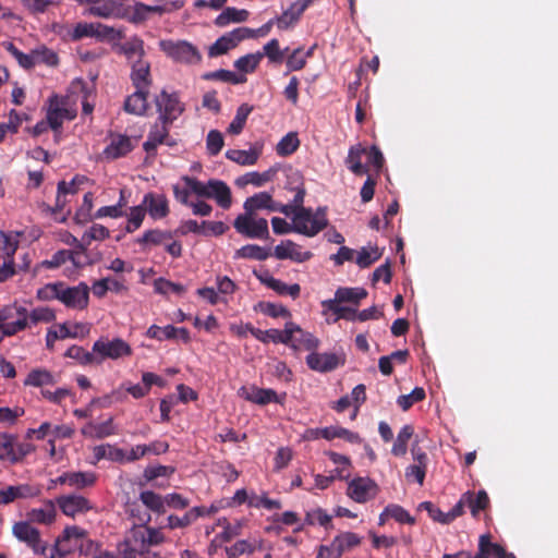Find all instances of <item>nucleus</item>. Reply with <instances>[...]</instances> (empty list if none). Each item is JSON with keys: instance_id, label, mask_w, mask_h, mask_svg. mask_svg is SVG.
I'll return each mask as SVG.
<instances>
[{"instance_id": "obj_56", "label": "nucleus", "mask_w": 558, "mask_h": 558, "mask_svg": "<svg viewBox=\"0 0 558 558\" xmlns=\"http://www.w3.org/2000/svg\"><path fill=\"white\" fill-rule=\"evenodd\" d=\"M16 441V436L0 433V460L2 461H12L14 459V445Z\"/></svg>"}, {"instance_id": "obj_12", "label": "nucleus", "mask_w": 558, "mask_h": 558, "mask_svg": "<svg viewBox=\"0 0 558 558\" xmlns=\"http://www.w3.org/2000/svg\"><path fill=\"white\" fill-rule=\"evenodd\" d=\"M89 287L85 282H80L77 286L70 287L62 281L60 289V302L72 310H85L89 302Z\"/></svg>"}, {"instance_id": "obj_58", "label": "nucleus", "mask_w": 558, "mask_h": 558, "mask_svg": "<svg viewBox=\"0 0 558 558\" xmlns=\"http://www.w3.org/2000/svg\"><path fill=\"white\" fill-rule=\"evenodd\" d=\"M425 397V390L422 387H415L411 393L400 396L397 403L403 411H408L414 403L423 401Z\"/></svg>"}, {"instance_id": "obj_8", "label": "nucleus", "mask_w": 558, "mask_h": 558, "mask_svg": "<svg viewBox=\"0 0 558 558\" xmlns=\"http://www.w3.org/2000/svg\"><path fill=\"white\" fill-rule=\"evenodd\" d=\"M362 542V537L353 532H342L338 534L330 545H320L317 549V558H340L357 547Z\"/></svg>"}, {"instance_id": "obj_15", "label": "nucleus", "mask_w": 558, "mask_h": 558, "mask_svg": "<svg viewBox=\"0 0 558 558\" xmlns=\"http://www.w3.org/2000/svg\"><path fill=\"white\" fill-rule=\"evenodd\" d=\"M125 0H86L92 3L88 13L98 17H123L126 16L129 10L124 7Z\"/></svg>"}, {"instance_id": "obj_57", "label": "nucleus", "mask_w": 558, "mask_h": 558, "mask_svg": "<svg viewBox=\"0 0 558 558\" xmlns=\"http://www.w3.org/2000/svg\"><path fill=\"white\" fill-rule=\"evenodd\" d=\"M22 121L23 119L20 113L15 109H12L9 113L8 123H0V143L4 141L8 132L16 134L22 124Z\"/></svg>"}, {"instance_id": "obj_46", "label": "nucleus", "mask_w": 558, "mask_h": 558, "mask_svg": "<svg viewBox=\"0 0 558 558\" xmlns=\"http://www.w3.org/2000/svg\"><path fill=\"white\" fill-rule=\"evenodd\" d=\"M253 111V107L248 104H242L238 109L235 117L231 121L228 128V132L233 135H238L244 129L247 117Z\"/></svg>"}, {"instance_id": "obj_52", "label": "nucleus", "mask_w": 558, "mask_h": 558, "mask_svg": "<svg viewBox=\"0 0 558 558\" xmlns=\"http://www.w3.org/2000/svg\"><path fill=\"white\" fill-rule=\"evenodd\" d=\"M5 49L14 57V59L23 69L31 70L36 65V57L34 50L31 53H24L20 49H17L12 43H8L5 45Z\"/></svg>"}, {"instance_id": "obj_21", "label": "nucleus", "mask_w": 558, "mask_h": 558, "mask_svg": "<svg viewBox=\"0 0 558 558\" xmlns=\"http://www.w3.org/2000/svg\"><path fill=\"white\" fill-rule=\"evenodd\" d=\"M170 123H166L165 121H157L150 128L147 140L143 144L144 150L148 156L155 157L157 155V146L163 144L169 135V125Z\"/></svg>"}, {"instance_id": "obj_26", "label": "nucleus", "mask_w": 558, "mask_h": 558, "mask_svg": "<svg viewBox=\"0 0 558 558\" xmlns=\"http://www.w3.org/2000/svg\"><path fill=\"white\" fill-rule=\"evenodd\" d=\"M148 95L149 90L135 89V92L124 100V111L135 116L145 114L148 109Z\"/></svg>"}, {"instance_id": "obj_22", "label": "nucleus", "mask_w": 558, "mask_h": 558, "mask_svg": "<svg viewBox=\"0 0 558 558\" xmlns=\"http://www.w3.org/2000/svg\"><path fill=\"white\" fill-rule=\"evenodd\" d=\"M306 364L315 372L327 373L336 369L341 362L335 353L312 352L306 356Z\"/></svg>"}, {"instance_id": "obj_63", "label": "nucleus", "mask_w": 558, "mask_h": 558, "mask_svg": "<svg viewBox=\"0 0 558 558\" xmlns=\"http://www.w3.org/2000/svg\"><path fill=\"white\" fill-rule=\"evenodd\" d=\"M145 215L146 209L143 205L132 207L129 215L125 231L128 233H133L134 231H136L142 226Z\"/></svg>"}, {"instance_id": "obj_33", "label": "nucleus", "mask_w": 558, "mask_h": 558, "mask_svg": "<svg viewBox=\"0 0 558 558\" xmlns=\"http://www.w3.org/2000/svg\"><path fill=\"white\" fill-rule=\"evenodd\" d=\"M19 235L12 232L0 231V251L4 254V262H11L14 265V254L19 248Z\"/></svg>"}, {"instance_id": "obj_39", "label": "nucleus", "mask_w": 558, "mask_h": 558, "mask_svg": "<svg viewBox=\"0 0 558 558\" xmlns=\"http://www.w3.org/2000/svg\"><path fill=\"white\" fill-rule=\"evenodd\" d=\"M272 196L267 192H259L247 197L243 204L244 211L255 215L257 210L267 209L271 204Z\"/></svg>"}, {"instance_id": "obj_14", "label": "nucleus", "mask_w": 558, "mask_h": 558, "mask_svg": "<svg viewBox=\"0 0 558 558\" xmlns=\"http://www.w3.org/2000/svg\"><path fill=\"white\" fill-rule=\"evenodd\" d=\"M238 393L246 401L258 405H267L272 402L282 404L286 398V393H283L282 396H278L274 389L259 388L255 385H252L250 387L243 386L239 389Z\"/></svg>"}, {"instance_id": "obj_1", "label": "nucleus", "mask_w": 558, "mask_h": 558, "mask_svg": "<svg viewBox=\"0 0 558 558\" xmlns=\"http://www.w3.org/2000/svg\"><path fill=\"white\" fill-rule=\"evenodd\" d=\"M149 513L138 518L140 523L134 524L119 543V553L122 558H150L151 549L166 542V535L160 527L149 525Z\"/></svg>"}, {"instance_id": "obj_24", "label": "nucleus", "mask_w": 558, "mask_h": 558, "mask_svg": "<svg viewBox=\"0 0 558 558\" xmlns=\"http://www.w3.org/2000/svg\"><path fill=\"white\" fill-rule=\"evenodd\" d=\"M143 206L153 219H161L168 216V199L162 194L147 193L143 199Z\"/></svg>"}, {"instance_id": "obj_47", "label": "nucleus", "mask_w": 558, "mask_h": 558, "mask_svg": "<svg viewBox=\"0 0 558 558\" xmlns=\"http://www.w3.org/2000/svg\"><path fill=\"white\" fill-rule=\"evenodd\" d=\"M384 517L395 519L399 523L414 524V518L399 505H389L385 508L384 512L379 517V523H384Z\"/></svg>"}, {"instance_id": "obj_60", "label": "nucleus", "mask_w": 558, "mask_h": 558, "mask_svg": "<svg viewBox=\"0 0 558 558\" xmlns=\"http://www.w3.org/2000/svg\"><path fill=\"white\" fill-rule=\"evenodd\" d=\"M305 522L310 525L319 524L325 529H329L331 526V515L324 509L316 508L306 512Z\"/></svg>"}, {"instance_id": "obj_16", "label": "nucleus", "mask_w": 558, "mask_h": 558, "mask_svg": "<svg viewBox=\"0 0 558 558\" xmlns=\"http://www.w3.org/2000/svg\"><path fill=\"white\" fill-rule=\"evenodd\" d=\"M89 332V329L85 324L75 323L72 327H69L66 323L60 324L58 330L49 329L46 335V347L52 351L54 342L58 339L77 338L85 337Z\"/></svg>"}, {"instance_id": "obj_2", "label": "nucleus", "mask_w": 558, "mask_h": 558, "mask_svg": "<svg viewBox=\"0 0 558 558\" xmlns=\"http://www.w3.org/2000/svg\"><path fill=\"white\" fill-rule=\"evenodd\" d=\"M328 225L325 210L318 208L315 214L312 209H301L292 218V223H288L283 218L274 217L271 219L272 230L276 234H286L296 232L306 236H315Z\"/></svg>"}, {"instance_id": "obj_30", "label": "nucleus", "mask_w": 558, "mask_h": 558, "mask_svg": "<svg viewBox=\"0 0 558 558\" xmlns=\"http://www.w3.org/2000/svg\"><path fill=\"white\" fill-rule=\"evenodd\" d=\"M367 296V291L364 288H347L340 287L335 292V298L330 299L331 301L338 303H352L357 306L361 300Z\"/></svg>"}, {"instance_id": "obj_42", "label": "nucleus", "mask_w": 558, "mask_h": 558, "mask_svg": "<svg viewBox=\"0 0 558 558\" xmlns=\"http://www.w3.org/2000/svg\"><path fill=\"white\" fill-rule=\"evenodd\" d=\"M322 306L332 312L336 315L335 322L339 319H345L349 322L356 320V308L349 307V306H341L340 303L331 301V300H325L322 302Z\"/></svg>"}, {"instance_id": "obj_20", "label": "nucleus", "mask_w": 558, "mask_h": 558, "mask_svg": "<svg viewBox=\"0 0 558 558\" xmlns=\"http://www.w3.org/2000/svg\"><path fill=\"white\" fill-rule=\"evenodd\" d=\"M131 82L135 89L149 90L153 84L150 63L147 60H135L131 64Z\"/></svg>"}, {"instance_id": "obj_31", "label": "nucleus", "mask_w": 558, "mask_h": 558, "mask_svg": "<svg viewBox=\"0 0 558 558\" xmlns=\"http://www.w3.org/2000/svg\"><path fill=\"white\" fill-rule=\"evenodd\" d=\"M477 558H505L507 556L506 549L499 544L492 543L490 535H481L478 541V551L476 553Z\"/></svg>"}, {"instance_id": "obj_40", "label": "nucleus", "mask_w": 558, "mask_h": 558, "mask_svg": "<svg viewBox=\"0 0 558 558\" xmlns=\"http://www.w3.org/2000/svg\"><path fill=\"white\" fill-rule=\"evenodd\" d=\"M140 500L153 512L158 514L166 512V496L162 497L153 490H144L140 494Z\"/></svg>"}, {"instance_id": "obj_25", "label": "nucleus", "mask_w": 558, "mask_h": 558, "mask_svg": "<svg viewBox=\"0 0 558 558\" xmlns=\"http://www.w3.org/2000/svg\"><path fill=\"white\" fill-rule=\"evenodd\" d=\"M132 149L131 138L126 135L117 134L111 135L110 144L105 148L104 155L109 159H118L128 155Z\"/></svg>"}, {"instance_id": "obj_62", "label": "nucleus", "mask_w": 558, "mask_h": 558, "mask_svg": "<svg viewBox=\"0 0 558 558\" xmlns=\"http://www.w3.org/2000/svg\"><path fill=\"white\" fill-rule=\"evenodd\" d=\"M254 550L255 545L246 539L238 541L233 545L226 547L228 558H239L244 554L251 555Z\"/></svg>"}, {"instance_id": "obj_59", "label": "nucleus", "mask_w": 558, "mask_h": 558, "mask_svg": "<svg viewBox=\"0 0 558 558\" xmlns=\"http://www.w3.org/2000/svg\"><path fill=\"white\" fill-rule=\"evenodd\" d=\"M248 506L253 508H265L267 510H277L282 507L280 500L268 498L266 493L263 495H251Z\"/></svg>"}, {"instance_id": "obj_32", "label": "nucleus", "mask_w": 558, "mask_h": 558, "mask_svg": "<svg viewBox=\"0 0 558 558\" xmlns=\"http://www.w3.org/2000/svg\"><path fill=\"white\" fill-rule=\"evenodd\" d=\"M303 12L292 2L279 16H276V26L279 31L294 27L301 20Z\"/></svg>"}, {"instance_id": "obj_64", "label": "nucleus", "mask_w": 558, "mask_h": 558, "mask_svg": "<svg viewBox=\"0 0 558 558\" xmlns=\"http://www.w3.org/2000/svg\"><path fill=\"white\" fill-rule=\"evenodd\" d=\"M96 23L80 22L76 23L69 35L72 40L77 41L86 37H94Z\"/></svg>"}, {"instance_id": "obj_49", "label": "nucleus", "mask_w": 558, "mask_h": 558, "mask_svg": "<svg viewBox=\"0 0 558 558\" xmlns=\"http://www.w3.org/2000/svg\"><path fill=\"white\" fill-rule=\"evenodd\" d=\"M300 146L298 134L290 132L286 134L277 144L276 151L281 157L292 155Z\"/></svg>"}, {"instance_id": "obj_9", "label": "nucleus", "mask_w": 558, "mask_h": 558, "mask_svg": "<svg viewBox=\"0 0 558 558\" xmlns=\"http://www.w3.org/2000/svg\"><path fill=\"white\" fill-rule=\"evenodd\" d=\"M12 534L20 542L31 547L35 555L47 556L48 544L41 539L39 530L33 526L29 521L15 522L12 526Z\"/></svg>"}, {"instance_id": "obj_34", "label": "nucleus", "mask_w": 558, "mask_h": 558, "mask_svg": "<svg viewBox=\"0 0 558 558\" xmlns=\"http://www.w3.org/2000/svg\"><path fill=\"white\" fill-rule=\"evenodd\" d=\"M323 438L326 440L341 438L350 444H361L363 441L357 433L351 432L350 429L341 426H327L323 428Z\"/></svg>"}, {"instance_id": "obj_35", "label": "nucleus", "mask_w": 558, "mask_h": 558, "mask_svg": "<svg viewBox=\"0 0 558 558\" xmlns=\"http://www.w3.org/2000/svg\"><path fill=\"white\" fill-rule=\"evenodd\" d=\"M248 11L239 10L233 7L226 8L215 20V24L219 27H225L230 23H241L248 19Z\"/></svg>"}, {"instance_id": "obj_5", "label": "nucleus", "mask_w": 558, "mask_h": 558, "mask_svg": "<svg viewBox=\"0 0 558 558\" xmlns=\"http://www.w3.org/2000/svg\"><path fill=\"white\" fill-rule=\"evenodd\" d=\"M0 327L3 336L12 337L28 327V311L23 306L5 305L0 308Z\"/></svg>"}, {"instance_id": "obj_10", "label": "nucleus", "mask_w": 558, "mask_h": 558, "mask_svg": "<svg viewBox=\"0 0 558 558\" xmlns=\"http://www.w3.org/2000/svg\"><path fill=\"white\" fill-rule=\"evenodd\" d=\"M255 36V31L248 27H238L219 37L208 49V56L215 58L235 48L241 41Z\"/></svg>"}, {"instance_id": "obj_17", "label": "nucleus", "mask_w": 558, "mask_h": 558, "mask_svg": "<svg viewBox=\"0 0 558 558\" xmlns=\"http://www.w3.org/2000/svg\"><path fill=\"white\" fill-rule=\"evenodd\" d=\"M57 505L68 517L74 518L93 509L90 501L81 495H63L57 498Z\"/></svg>"}, {"instance_id": "obj_45", "label": "nucleus", "mask_w": 558, "mask_h": 558, "mask_svg": "<svg viewBox=\"0 0 558 558\" xmlns=\"http://www.w3.org/2000/svg\"><path fill=\"white\" fill-rule=\"evenodd\" d=\"M269 255V250L256 244H246L235 252L236 258H246L260 262L266 260Z\"/></svg>"}, {"instance_id": "obj_36", "label": "nucleus", "mask_w": 558, "mask_h": 558, "mask_svg": "<svg viewBox=\"0 0 558 558\" xmlns=\"http://www.w3.org/2000/svg\"><path fill=\"white\" fill-rule=\"evenodd\" d=\"M464 497L468 507L471 510V514L474 518L478 515L480 511L487 509L489 506V497L484 489L478 490L476 494L472 492H466L464 493Z\"/></svg>"}, {"instance_id": "obj_38", "label": "nucleus", "mask_w": 558, "mask_h": 558, "mask_svg": "<svg viewBox=\"0 0 558 558\" xmlns=\"http://www.w3.org/2000/svg\"><path fill=\"white\" fill-rule=\"evenodd\" d=\"M172 236L173 232L171 231L150 229L145 231L141 238H137L136 243H138L145 248L148 245H160L165 241L172 239Z\"/></svg>"}, {"instance_id": "obj_27", "label": "nucleus", "mask_w": 558, "mask_h": 558, "mask_svg": "<svg viewBox=\"0 0 558 558\" xmlns=\"http://www.w3.org/2000/svg\"><path fill=\"white\" fill-rule=\"evenodd\" d=\"M366 154V148L361 144L351 146L345 158L347 168L355 175H364L368 173L367 165L362 162V157Z\"/></svg>"}, {"instance_id": "obj_41", "label": "nucleus", "mask_w": 558, "mask_h": 558, "mask_svg": "<svg viewBox=\"0 0 558 558\" xmlns=\"http://www.w3.org/2000/svg\"><path fill=\"white\" fill-rule=\"evenodd\" d=\"M64 356L76 360L81 365H99L96 353L86 351L83 347L73 344L64 353Z\"/></svg>"}, {"instance_id": "obj_51", "label": "nucleus", "mask_w": 558, "mask_h": 558, "mask_svg": "<svg viewBox=\"0 0 558 558\" xmlns=\"http://www.w3.org/2000/svg\"><path fill=\"white\" fill-rule=\"evenodd\" d=\"M219 525H221L223 530L215 536L214 542H230L242 533L243 523L241 521H236L232 524L227 519H223L219 520Z\"/></svg>"}, {"instance_id": "obj_7", "label": "nucleus", "mask_w": 558, "mask_h": 558, "mask_svg": "<svg viewBox=\"0 0 558 558\" xmlns=\"http://www.w3.org/2000/svg\"><path fill=\"white\" fill-rule=\"evenodd\" d=\"M233 227L238 233L247 239H269L268 221L265 218H256L251 213L244 211L239 215L233 221Z\"/></svg>"}, {"instance_id": "obj_4", "label": "nucleus", "mask_w": 558, "mask_h": 558, "mask_svg": "<svg viewBox=\"0 0 558 558\" xmlns=\"http://www.w3.org/2000/svg\"><path fill=\"white\" fill-rule=\"evenodd\" d=\"M159 48L175 62L196 64L202 61V54L198 49L185 40L163 39L159 41Z\"/></svg>"}, {"instance_id": "obj_3", "label": "nucleus", "mask_w": 558, "mask_h": 558, "mask_svg": "<svg viewBox=\"0 0 558 558\" xmlns=\"http://www.w3.org/2000/svg\"><path fill=\"white\" fill-rule=\"evenodd\" d=\"M182 181L198 197L213 198L223 209H229L232 204V194L228 184L221 180L211 179L204 183L196 178L184 175Z\"/></svg>"}, {"instance_id": "obj_19", "label": "nucleus", "mask_w": 558, "mask_h": 558, "mask_svg": "<svg viewBox=\"0 0 558 558\" xmlns=\"http://www.w3.org/2000/svg\"><path fill=\"white\" fill-rule=\"evenodd\" d=\"M376 490V484L366 477L352 480L348 485V496L354 501L364 504L369 500Z\"/></svg>"}, {"instance_id": "obj_61", "label": "nucleus", "mask_w": 558, "mask_h": 558, "mask_svg": "<svg viewBox=\"0 0 558 558\" xmlns=\"http://www.w3.org/2000/svg\"><path fill=\"white\" fill-rule=\"evenodd\" d=\"M154 288L157 293L163 295L169 293L181 295L185 292V288L181 283H175L163 278L155 280Z\"/></svg>"}, {"instance_id": "obj_48", "label": "nucleus", "mask_w": 558, "mask_h": 558, "mask_svg": "<svg viewBox=\"0 0 558 558\" xmlns=\"http://www.w3.org/2000/svg\"><path fill=\"white\" fill-rule=\"evenodd\" d=\"M226 157L242 166H252L256 163L258 159V153L255 149L242 150V149H229L226 153Z\"/></svg>"}, {"instance_id": "obj_37", "label": "nucleus", "mask_w": 558, "mask_h": 558, "mask_svg": "<svg viewBox=\"0 0 558 558\" xmlns=\"http://www.w3.org/2000/svg\"><path fill=\"white\" fill-rule=\"evenodd\" d=\"M204 81H221L233 85L243 84L246 82V76L236 74L230 70L220 69L213 72H206L202 75Z\"/></svg>"}, {"instance_id": "obj_18", "label": "nucleus", "mask_w": 558, "mask_h": 558, "mask_svg": "<svg viewBox=\"0 0 558 558\" xmlns=\"http://www.w3.org/2000/svg\"><path fill=\"white\" fill-rule=\"evenodd\" d=\"M86 537V531L73 525L66 526L62 534L57 538L56 544L52 548L49 549L50 555L48 558H56L57 556L60 558H64L72 551V547L63 548L64 543H71L72 541H80Z\"/></svg>"}, {"instance_id": "obj_28", "label": "nucleus", "mask_w": 558, "mask_h": 558, "mask_svg": "<svg viewBox=\"0 0 558 558\" xmlns=\"http://www.w3.org/2000/svg\"><path fill=\"white\" fill-rule=\"evenodd\" d=\"M57 510L52 500L45 501L41 508L31 509L27 513V521L31 523L51 524L56 520Z\"/></svg>"}, {"instance_id": "obj_13", "label": "nucleus", "mask_w": 558, "mask_h": 558, "mask_svg": "<svg viewBox=\"0 0 558 558\" xmlns=\"http://www.w3.org/2000/svg\"><path fill=\"white\" fill-rule=\"evenodd\" d=\"M159 121L172 123L184 110L177 93L161 90L155 98Z\"/></svg>"}, {"instance_id": "obj_50", "label": "nucleus", "mask_w": 558, "mask_h": 558, "mask_svg": "<svg viewBox=\"0 0 558 558\" xmlns=\"http://www.w3.org/2000/svg\"><path fill=\"white\" fill-rule=\"evenodd\" d=\"M383 251L377 246L362 247L357 253L355 263L360 268H367L378 259H380Z\"/></svg>"}, {"instance_id": "obj_23", "label": "nucleus", "mask_w": 558, "mask_h": 558, "mask_svg": "<svg viewBox=\"0 0 558 558\" xmlns=\"http://www.w3.org/2000/svg\"><path fill=\"white\" fill-rule=\"evenodd\" d=\"M274 255L278 259H291L296 263H303L312 258L313 254L310 251H301L300 245L291 240H287L277 245Z\"/></svg>"}, {"instance_id": "obj_6", "label": "nucleus", "mask_w": 558, "mask_h": 558, "mask_svg": "<svg viewBox=\"0 0 558 558\" xmlns=\"http://www.w3.org/2000/svg\"><path fill=\"white\" fill-rule=\"evenodd\" d=\"M75 118L76 110L69 107L68 97L53 94L47 99L46 119L54 132L62 128L64 120L71 121Z\"/></svg>"}, {"instance_id": "obj_53", "label": "nucleus", "mask_w": 558, "mask_h": 558, "mask_svg": "<svg viewBox=\"0 0 558 558\" xmlns=\"http://www.w3.org/2000/svg\"><path fill=\"white\" fill-rule=\"evenodd\" d=\"M262 59L263 53L260 52L248 53L235 60L234 68L243 73H251L256 70Z\"/></svg>"}, {"instance_id": "obj_43", "label": "nucleus", "mask_w": 558, "mask_h": 558, "mask_svg": "<svg viewBox=\"0 0 558 558\" xmlns=\"http://www.w3.org/2000/svg\"><path fill=\"white\" fill-rule=\"evenodd\" d=\"M56 380L53 375L47 371L41 368L32 369L26 379L24 380L25 386L32 387H43L46 385H54Z\"/></svg>"}, {"instance_id": "obj_54", "label": "nucleus", "mask_w": 558, "mask_h": 558, "mask_svg": "<svg viewBox=\"0 0 558 558\" xmlns=\"http://www.w3.org/2000/svg\"><path fill=\"white\" fill-rule=\"evenodd\" d=\"M96 480L97 477L93 472H70L69 486L83 489L93 486Z\"/></svg>"}, {"instance_id": "obj_55", "label": "nucleus", "mask_w": 558, "mask_h": 558, "mask_svg": "<svg viewBox=\"0 0 558 558\" xmlns=\"http://www.w3.org/2000/svg\"><path fill=\"white\" fill-rule=\"evenodd\" d=\"M289 50V48H286L284 50L280 49L279 40L274 38L269 40L264 47H263V57H267L269 62L279 64L283 61L286 52Z\"/></svg>"}, {"instance_id": "obj_44", "label": "nucleus", "mask_w": 558, "mask_h": 558, "mask_svg": "<svg viewBox=\"0 0 558 558\" xmlns=\"http://www.w3.org/2000/svg\"><path fill=\"white\" fill-rule=\"evenodd\" d=\"M414 429L411 425H404L397 435L392 445L391 453L396 457H402L408 451V442L413 436Z\"/></svg>"}, {"instance_id": "obj_11", "label": "nucleus", "mask_w": 558, "mask_h": 558, "mask_svg": "<svg viewBox=\"0 0 558 558\" xmlns=\"http://www.w3.org/2000/svg\"><path fill=\"white\" fill-rule=\"evenodd\" d=\"M93 352L96 353V357L99 360V365L106 360H117L122 356H129L132 354L131 347L121 338L113 340L99 339L93 344Z\"/></svg>"}, {"instance_id": "obj_29", "label": "nucleus", "mask_w": 558, "mask_h": 558, "mask_svg": "<svg viewBox=\"0 0 558 558\" xmlns=\"http://www.w3.org/2000/svg\"><path fill=\"white\" fill-rule=\"evenodd\" d=\"M118 52L125 56L131 63L135 60H143L145 56L144 40L133 36L118 47Z\"/></svg>"}]
</instances>
